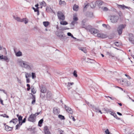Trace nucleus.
<instances>
[{"mask_svg":"<svg viewBox=\"0 0 134 134\" xmlns=\"http://www.w3.org/2000/svg\"><path fill=\"white\" fill-rule=\"evenodd\" d=\"M88 105L90 107H91L93 108V106H94L92 104H90L89 103V104H88Z\"/></svg>","mask_w":134,"mask_h":134,"instance_id":"61","label":"nucleus"},{"mask_svg":"<svg viewBox=\"0 0 134 134\" xmlns=\"http://www.w3.org/2000/svg\"><path fill=\"white\" fill-rule=\"evenodd\" d=\"M40 5H41V6H43L44 7H45L46 5V3L44 1H42V2H40L39 3Z\"/></svg>","mask_w":134,"mask_h":134,"instance_id":"34","label":"nucleus"},{"mask_svg":"<svg viewBox=\"0 0 134 134\" xmlns=\"http://www.w3.org/2000/svg\"><path fill=\"white\" fill-rule=\"evenodd\" d=\"M86 58L85 57H83L81 59L82 61H85L86 60Z\"/></svg>","mask_w":134,"mask_h":134,"instance_id":"59","label":"nucleus"},{"mask_svg":"<svg viewBox=\"0 0 134 134\" xmlns=\"http://www.w3.org/2000/svg\"><path fill=\"white\" fill-rule=\"evenodd\" d=\"M58 117L61 120H64L65 118L62 115H58Z\"/></svg>","mask_w":134,"mask_h":134,"instance_id":"41","label":"nucleus"},{"mask_svg":"<svg viewBox=\"0 0 134 134\" xmlns=\"http://www.w3.org/2000/svg\"><path fill=\"white\" fill-rule=\"evenodd\" d=\"M129 40L130 41L131 43L134 44V41L132 40V38H129Z\"/></svg>","mask_w":134,"mask_h":134,"instance_id":"54","label":"nucleus"},{"mask_svg":"<svg viewBox=\"0 0 134 134\" xmlns=\"http://www.w3.org/2000/svg\"><path fill=\"white\" fill-rule=\"evenodd\" d=\"M57 16L60 20H63L65 19V16L63 13L59 11L57 13Z\"/></svg>","mask_w":134,"mask_h":134,"instance_id":"4","label":"nucleus"},{"mask_svg":"<svg viewBox=\"0 0 134 134\" xmlns=\"http://www.w3.org/2000/svg\"><path fill=\"white\" fill-rule=\"evenodd\" d=\"M76 23V22L75 21H73L70 24L71 26V29L74 28V27H72V26H73Z\"/></svg>","mask_w":134,"mask_h":134,"instance_id":"36","label":"nucleus"},{"mask_svg":"<svg viewBox=\"0 0 134 134\" xmlns=\"http://www.w3.org/2000/svg\"><path fill=\"white\" fill-rule=\"evenodd\" d=\"M67 35L69 36H71L72 34L70 32H68L67 33Z\"/></svg>","mask_w":134,"mask_h":134,"instance_id":"64","label":"nucleus"},{"mask_svg":"<svg viewBox=\"0 0 134 134\" xmlns=\"http://www.w3.org/2000/svg\"><path fill=\"white\" fill-rule=\"evenodd\" d=\"M32 79H34L36 78V76L35 73L34 72L32 73Z\"/></svg>","mask_w":134,"mask_h":134,"instance_id":"45","label":"nucleus"},{"mask_svg":"<svg viewBox=\"0 0 134 134\" xmlns=\"http://www.w3.org/2000/svg\"><path fill=\"white\" fill-rule=\"evenodd\" d=\"M44 130L45 134H51L47 126H45L44 127Z\"/></svg>","mask_w":134,"mask_h":134,"instance_id":"13","label":"nucleus"},{"mask_svg":"<svg viewBox=\"0 0 134 134\" xmlns=\"http://www.w3.org/2000/svg\"><path fill=\"white\" fill-rule=\"evenodd\" d=\"M69 116L70 118L72 119L74 121H75V119L74 118L73 116L72 115H70Z\"/></svg>","mask_w":134,"mask_h":134,"instance_id":"48","label":"nucleus"},{"mask_svg":"<svg viewBox=\"0 0 134 134\" xmlns=\"http://www.w3.org/2000/svg\"><path fill=\"white\" fill-rule=\"evenodd\" d=\"M107 54L109 55L110 57H111L112 58L114 57V55L112 53L109 52H107Z\"/></svg>","mask_w":134,"mask_h":134,"instance_id":"21","label":"nucleus"},{"mask_svg":"<svg viewBox=\"0 0 134 134\" xmlns=\"http://www.w3.org/2000/svg\"><path fill=\"white\" fill-rule=\"evenodd\" d=\"M85 62L86 63H93L94 62V61L93 60L87 58L86 59Z\"/></svg>","mask_w":134,"mask_h":134,"instance_id":"16","label":"nucleus"},{"mask_svg":"<svg viewBox=\"0 0 134 134\" xmlns=\"http://www.w3.org/2000/svg\"><path fill=\"white\" fill-rule=\"evenodd\" d=\"M22 124V123L19 122V123L16 126L15 129L16 130L18 129H19V128L21 126V125Z\"/></svg>","mask_w":134,"mask_h":134,"instance_id":"29","label":"nucleus"},{"mask_svg":"<svg viewBox=\"0 0 134 134\" xmlns=\"http://www.w3.org/2000/svg\"><path fill=\"white\" fill-rule=\"evenodd\" d=\"M32 95L33 97L32 99H33V100L32 102L31 103L32 104H34L35 102V98L34 95L32 94Z\"/></svg>","mask_w":134,"mask_h":134,"instance_id":"35","label":"nucleus"},{"mask_svg":"<svg viewBox=\"0 0 134 134\" xmlns=\"http://www.w3.org/2000/svg\"><path fill=\"white\" fill-rule=\"evenodd\" d=\"M53 113L55 114H58L59 113V110L57 108H54L53 110Z\"/></svg>","mask_w":134,"mask_h":134,"instance_id":"14","label":"nucleus"},{"mask_svg":"<svg viewBox=\"0 0 134 134\" xmlns=\"http://www.w3.org/2000/svg\"><path fill=\"white\" fill-rule=\"evenodd\" d=\"M25 77L26 78L31 77V75L30 73L25 72Z\"/></svg>","mask_w":134,"mask_h":134,"instance_id":"25","label":"nucleus"},{"mask_svg":"<svg viewBox=\"0 0 134 134\" xmlns=\"http://www.w3.org/2000/svg\"><path fill=\"white\" fill-rule=\"evenodd\" d=\"M35 118L34 117L33 114L30 115L28 119V120L29 121L34 122L35 121Z\"/></svg>","mask_w":134,"mask_h":134,"instance_id":"7","label":"nucleus"},{"mask_svg":"<svg viewBox=\"0 0 134 134\" xmlns=\"http://www.w3.org/2000/svg\"><path fill=\"white\" fill-rule=\"evenodd\" d=\"M73 84H74V83L73 82L70 83L68 82V83L67 85H68V86L69 87V86H70V85H73Z\"/></svg>","mask_w":134,"mask_h":134,"instance_id":"53","label":"nucleus"},{"mask_svg":"<svg viewBox=\"0 0 134 134\" xmlns=\"http://www.w3.org/2000/svg\"><path fill=\"white\" fill-rule=\"evenodd\" d=\"M87 16L90 17H92L93 16V14L92 12H88Z\"/></svg>","mask_w":134,"mask_h":134,"instance_id":"39","label":"nucleus"},{"mask_svg":"<svg viewBox=\"0 0 134 134\" xmlns=\"http://www.w3.org/2000/svg\"><path fill=\"white\" fill-rule=\"evenodd\" d=\"M18 121V119L17 118L13 119L9 122L10 123L13 122L14 124H16Z\"/></svg>","mask_w":134,"mask_h":134,"instance_id":"18","label":"nucleus"},{"mask_svg":"<svg viewBox=\"0 0 134 134\" xmlns=\"http://www.w3.org/2000/svg\"><path fill=\"white\" fill-rule=\"evenodd\" d=\"M73 20L75 21H77L78 20V18L77 17L76 15H74L73 18Z\"/></svg>","mask_w":134,"mask_h":134,"instance_id":"37","label":"nucleus"},{"mask_svg":"<svg viewBox=\"0 0 134 134\" xmlns=\"http://www.w3.org/2000/svg\"><path fill=\"white\" fill-rule=\"evenodd\" d=\"M18 64L21 67L29 70L34 69L33 64L27 61H24L21 59H18L17 60Z\"/></svg>","mask_w":134,"mask_h":134,"instance_id":"1","label":"nucleus"},{"mask_svg":"<svg viewBox=\"0 0 134 134\" xmlns=\"http://www.w3.org/2000/svg\"><path fill=\"white\" fill-rule=\"evenodd\" d=\"M14 19L16 21H18L21 22V19H20V18L19 17L17 16H14Z\"/></svg>","mask_w":134,"mask_h":134,"instance_id":"30","label":"nucleus"},{"mask_svg":"<svg viewBox=\"0 0 134 134\" xmlns=\"http://www.w3.org/2000/svg\"><path fill=\"white\" fill-rule=\"evenodd\" d=\"M89 31L93 35L95 36H96V35L98 32L97 30L93 28L90 29Z\"/></svg>","mask_w":134,"mask_h":134,"instance_id":"5","label":"nucleus"},{"mask_svg":"<svg viewBox=\"0 0 134 134\" xmlns=\"http://www.w3.org/2000/svg\"><path fill=\"white\" fill-rule=\"evenodd\" d=\"M122 82L124 83V84L126 86H130L131 85V83L130 81H128L126 79H124L122 81Z\"/></svg>","mask_w":134,"mask_h":134,"instance_id":"10","label":"nucleus"},{"mask_svg":"<svg viewBox=\"0 0 134 134\" xmlns=\"http://www.w3.org/2000/svg\"><path fill=\"white\" fill-rule=\"evenodd\" d=\"M102 9L104 11H106L108 10V8L106 7H102Z\"/></svg>","mask_w":134,"mask_h":134,"instance_id":"46","label":"nucleus"},{"mask_svg":"<svg viewBox=\"0 0 134 134\" xmlns=\"http://www.w3.org/2000/svg\"><path fill=\"white\" fill-rule=\"evenodd\" d=\"M125 26V25L123 24L119 26L117 29V31L119 35H120L122 34V30Z\"/></svg>","mask_w":134,"mask_h":134,"instance_id":"3","label":"nucleus"},{"mask_svg":"<svg viewBox=\"0 0 134 134\" xmlns=\"http://www.w3.org/2000/svg\"><path fill=\"white\" fill-rule=\"evenodd\" d=\"M125 75L126 76H127V77L129 79H131V78L130 77V76L129 75H127V74H125Z\"/></svg>","mask_w":134,"mask_h":134,"instance_id":"62","label":"nucleus"},{"mask_svg":"<svg viewBox=\"0 0 134 134\" xmlns=\"http://www.w3.org/2000/svg\"><path fill=\"white\" fill-rule=\"evenodd\" d=\"M97 3L98 6H100L101 5H103L104 3L101 1H98L97 2Z\"/></svg>","mask_w":134,"mask_h":134,"instance_id":"27","label":"nucleus"},{"mask_svg":"<svg viewBox=\"0 0 134 134\" xmlns=\"http://www.w3.org/2000/svg\"><path fill=\"white\" fill-rule=\"evenodd\" d=\"M96 36L103 38L107 37L108 35L106 34L103 33H98L97 32Z\"/></svg>","mask_w":134,"mask_h":134,"instance_id":"6","label":"nucleus"},{"mask_svg":"<svg viewBox=\"0 0 134 134\" xmlns=\"http://www.w3.org/2000/svg\"><path fill=\"white\" fill-rule=\"evenodd\" d=\"M93 109L94 111L97 113H98L99 110L98 108L94 106H93Z\"/></svg>","mask_w":134,"mask_h":134,"instance_id":"31","label":"nucleus"},{"mask_svg":"<svg viewBox=\"0 0 134 134\" xmlns=\"http://www.w3.org/2000/svg\"><path fill=\"white\" fill-rule=\"evenodd\" d=\"M28 19L26 18H23L21 19V22H23L25 24H27L28 23Z\"/></svg>","mask_w":134,"mask_h":134,"instance_id":"24","label":"nucleus"},{"mask_svg":"<svg viewBox=\"0 0 134 134\" xmlns=\"http://www.w3.org/2000/svg\"><path fill=\"white\" fill-rule=\"evenodd\" d=\"M40 87L41 93H44L46 92L47 91L44 85H41L40 86Z\"/></svg>","mask_w":134,"mask_h":134,"instance_id":"8","label":"nucleus"},{"mask_svg":"<svg viewBox=\"0 0 134 134\" xmlns=\"http://www.w3.org/2000/svg\"><path fill=\"white\" fill-rule=\"evenodd\" d=\"M89 6V4H87L86 5H85V7H84L83 8V10L85 11L86 10L87 8Z\"/></svg>","mask_w":134,"mask_h":134,"instance_id":"43","label":"nucleus"},{"mask_svg":"<svg viewBox=\"0 0 134 134\" xmlns=\"http://www.w3.org/2000/svg\"><path fill=\"white\" fill-rule=\"evenodd\" d=\"M119 19L118 16L115 15H113L110 16V20L112 23H116Z\"/></svg>","mask_w":134,"mask_h":134,"instance_id":"2","label":"nucleus"},{"mask_svg":"<svg viewBox=\"0 0 134 134\" xmlns=\"http://www.w3.org/2000/svg\"><path fill=\"white\" fill-rule=\"evenodd\" d=\"M105 97H106L107 98H109L110 99H111V100H114L115 99V98H112L111 97H110L109 96H105Z\"/></svg>","mask_w":134,"mask_h":134,"instance_id":"52","label":"nucleus"},{"mask_svg":"<svg viewBox=\"0 0 134 134\" xmlns=\"http://www.w3.org/2000/svg\"><path fill=\"white\" fill-rule=\"evenodd\" d=\"M41 97L42 98H44L45 97V95L44 94V93H41L40 95Z\"/></svg>","mask_w":134,"mask_h":134,"instance_id":"47","label":"nucleus"},{"mask_svg":"<svg viewBox=\"0 0 134 134\" xmlns=\"http://www.w3.org/2000/svg\"><path fill=\"white\" fill-rule=\"evenodd\" d=\"M23 117L21 116H20L18 118V120L19 122H21L22 121Z\"/></svg>","mask_w":134,"mask_h":134,"instance_id":"40","label":"nucleus"},{"mask_svg":"<svg viewBox=\"0 0 134 134\" xmlns=\"http://www.w3.org/2000/svg\"><path fill=\"white\" fill-rule=\"evenodd\" d=\"M43 119H41L38 122V126H39L41 127L42 126V124L43 122Z\"/></svg>","mask_w":134,"mask_h":134,"instance_id":"28","label":"nucleus"},{"mask_svg":"<svg viewBox=\"0 0 134 134\" xmlns=\"http://www.w3.org/2000/svg\"><path fill=\"white\" fill-rule=\"evenodd\" d=\"M117 46H119V44L118 42H116L114 43Z\"/></svg>","mask_w":134,"mask_h":134,"instance_id":"55","label":"nucleus"},{"mask_svg":"<svg viewBox=\"0 0 134 134\" xmlns=\"http://www.w3.org/2000/svg\"><path fill=\"white\" fill-rule=\"evenodd\" d=\"M15 55L17 57H20L22 56V54L21 52L19 51L17 52H15Z\"/></svg>","mask_w":134,"mask_h":134,"instance_id":"22","label":"nucleus"},{"mask_svg":"<svg viewBox=\"0 0 134 134\" xmlns=\"http://www.w3.org/2000/svg\"><path fill=\"white\" fill-rule=\"evenodd\" d=\"M26 81L27 83H29L30 82V79L28 78H26Z\"/></svg>","mask_w":134,"mask_h":134,"instance_id":"57","label":"nucleus"},{"mask_svg":"<svg viewBox=\"0 0 134 134\" xmlns=\"http://www.w3.org/2000/svg\"><path fill=\"white\" fill-rule=\"evenodd\" d=\"M31 92L33 94H35L36 93V91L35 90L33 87H31Z\"/></svg>","mask_w":134,"mask_h":134,"instance_id":"38","label":"nucleus"},{"mask_svg":"<svg viewBox=\"0 0 134 134\" xmlns=\"http://www.w3.org/2000/svg\"><path fill=\"white\" fill-rule=\"evenodd\" d=\"M65 107L66 110L69 113L72 114L73 113V110L70 108L66 106L65 105Z\"/></svg>","mask_w":134,"mask_h":134,"instance_id":"11","label":"nucleus"},{"mask_svg":"<svg viewBox=\"0 0 134 134\" xmlns=\"http://www.w3.org/2000/svg\"><path fill=\"white\" fill-rule=\"evenodd\" d=\"M26 118H25L21 122V123H22V124L23 123L25 122L26 121Z\"/></svg>","mask_w":134,"mask_h":134,"instance_id":"58","label":"nucleus"},{"mask_svg":"<svg viewBox=\"0 0 134 134\" xmlns=\"http://www.w3.org/2000/svg\"><path fill=\"white\" fill-rule=\"evenodd\" d=\"M35 12H37V15H39V9L38 8H36L34 10Z\"/></svg>","mask_w":134,"mask_h":134,"instance_id":"44","label":"nucleus"},{"mask_svg":"<svg viewBox=\"0 0 134 134\" xmlns=\"http://www.w3.org/2000/svg\"><path fill=\"white\" fill-rule=\"evenodd\" d=\"M0 59L2 60L3 59L4 60L7 62H8L9 60L7 57L3 56V55H0Z\"/></svg>","mask_w":134,"mask_h":134,"instance_id":"12","label":"nucleus"},{"mask_svg":"<svg viewBox=\"0 0 134 134\" xmlns=\"http://www.w3.org/2000/svg\"><path fill=\"white\" fill-rule=\"evenodd\" d=\"M78 48L79 50H81L85 53H87V51L85 48L79 47Z\"/></svg>","mask_w":134,"mask_h":134,"instance_id":"19","label":"nucleus"},{"mask_svg":"<svg viewBox=\"0 0 134 134\" xmlns=\"http://www.w3.org/2000/svg\"><path fill=\"white\" fill-rule=\"evenodd\" d=\"M49 22L48 21H44L43 22V24L45 27H47L49 25Z\"/></svg>","mask_w":134,"mask_h":134,"instance_id":"33","label":"nucleus"},{"mask_svg":"<svg viewBox=\"0 0 134 134\" xmlns=\"http://www.w3.org/2000/svg\"><path fill=\"white\" fill-rule=\"evenodd\" d=\"M1 116L4 117H6L7 118H8L9 117L6 114H5L1 115Z\"/></svg>","mask_w":134,"mask_h":134,"instance_id":"50","label":"nucleus"},{"mask_svg":"<svg viewBox=\"0 0 134 134\" xmlns=\"http://www.w3.org/2000/svg\"><path fill=\"white\" fill-rule=\"evenodd\" d=\"M79 7V6L78 5L75 4L73 6V9L74 10L77 11L78 10Z\"/></svg>","mask_w":134,"mask_h":134,"instance_id":"23","label":"nucleus"},{"mask_svg":"<svg viewBox=\"0 0 134 134\" xmlns=\"http://www.w3.org/2000/svg\"><path fill=\"white\" fill-rule=\"evenodd\" d=\"M13 129V127H10L8 125H6L5 127V130L7 131L12 130Z\"/></svg>","mask_w":134,"mask_h":134,"instance_id":"17","label":"nucleus"},{"mask_svg":"<svg viewBox=\"0 0 134 134\" xmlns=\"http://www.w3.org/2000/svg\"><path fill=\"white\" fill-rule=\"evenodd\" d=\"M60 24L61 25H67L68 23L65 21H62L60 22Z\"/></svg>","mask_w":134,"mask_h":134,"instance_id":"32","label":"nucleus"},{"mask_svg":"<svg viewBox=\"0 0 134 134\" xmlns=\"http://www.w3.org/2000/svg\"><path fill=\"white\" fill-rule=\"evenodd\" d=\"M59 4L60 5H62V4L65 5L66 4V3L65 1H62L61 0H60L59 1Z\"/></svg>","mask_w":134,"mask_h":134,"instance_id":"42","label":"nucleus"},{"mask_svg":"<svg viewBox=\"0 0 134 134\" xmlns=\"http://www.w3.org/2000/svg\"><path fill=\"white\" fill-rule=\"evenodd\" d=\"M52 96V93L51 92L48 91L47 93V99L50 98Z\"/></svg>","mask_w":134,"mask_h":134,"instance_id":"20","label":"nucleus"},{"mask_svg":"<svg viewBox=\"0 0 134 134\" xmlns=\"http://www.w3.org/2000/svg\"><path fill=\"white\" fill-rule=\"evenodd\" d=\"M73 75L76 77H77V72L76 70H74V71L73 72Z\"/></svg>","mask_w":134,"mask_h":134,"instance_id":"49","label":"nucleus"},{"mask_svg":"<svg viewBox=\"0 0 134 134\" xmlns=\"http://www.w3.org/2000/svg\"><path fill=\"white\" fill-rule=\"evenodd\" d=\"M17 80L18 83H21V82L20 79H19V78H17Z\"/></svg>","mask_w":134,"mask_h":134,"instance_id":"60","label":"nucleus"},{"mask_svg":"<svg viewBox=\"0 0 134 134\" xmlns=\"http://www.w3.org/2000/svg\"><path fill=\"white\" fill-rule=\"evenodd\" d=\"M108 111L111 115L113 116L115 118L117 119L118 120L120 119V118H118L117 115L114 112L112 111L111 110H108Z\"/></svg>","mask_w":134,"mask_h":134,"instance_id":"9","label":"nucleus"},{"mask_svg":"<svg viewBox=\"0 0 134 134\" xmlns=\"http://www.w3.org/2000/svg\"><path fill=\"white\" fill-rule=\"evenodd\" d=\"M57 36L59 37L61 39H63L65 37V35L63 34L59 35V34H57Z\"/></svg>","mask_w":134,"mask_h":134,"instance_id":"26","label":"nucleus"},{"mask_svg":"<svg viewBox=\"0 0 134 134\" xmlns=\"http://www.w3.org/2000/svg\"><path fill=\"white\" fill-rule=\"evenodd\" d=\"M105 133L106 134H111L108 129L105 131Z\"/></svg>","mask_w":134,"mask_h":134,"instance_id":"51","label":"nucleus"},{"mask_svg":"<svg viewBox=\"0 0 134 134\" xmlns=\"http://www.w3.org/2000/svg\"><path fill=\"white\" fill-rule=\"evenodd\" d=\"M0 90L1 91H3L4 93H5L7 95V94L6 92H5V90H3V89H1Z\"/></svg>","mask_w":134,"mask_h":134,"instance_id":"56","label":"nucleus"},{"mask_svg":"<svg viewBox=\"0 0 134 134\" xmlns=\"http://www.w3.org/2000/svg\"><path fill=\"white\" fill-rule=\"evenodd\" d=\"M118 5V7H119V8H121L123 9H124L125 8L129 9V8H130V7L126 6L124 5Z\"/></svg>","mask_w":134,"mask_h":134,"instance_id":"15","label":"nucleus"},{"mask_svg":"<svg viewBox=\"0 0 134 134\" xmlns=\"http://www.w3.org/2000/svg\"><path fill=\"white\" fill-rule=\"evenodd\" d=\"M106 28L108 29H110L111 28L110 26L108 25H107Z\"/></svg>","mask_w":134,"mask_h":134,"instance_id":"63","label":"nucleus"}]
</instances>
